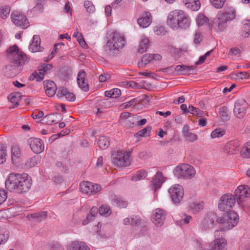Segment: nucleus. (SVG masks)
<instances>
[{
    "label": "nucleus",
    "instance_id": "obj_1",
    "mask_svg": "<svg viewBox=\"0 0 250 250\" xmlns=\"http://www.w3.org/2000/svg\"><path fill=\"white\" fill-rule=\"evenodd\" d=\"M7 58L10 64L6 65L3 69L5 76L14 77L21 70V67L28 62L27 56L16 45L10 46L7 50Z\"/></svg>",
    "mask_w": 250,
    "mask_h": 250
},
{
    "label": "nucleus",
    "instance_id": "obj_2",
    "mask_svg": "<svg viewBox=\"0 0 250 250\" xmlns=\"http://www.w3.org/2000/svg\"><path fill=\"white\" fill-rule=\"evenodd\" d=\"M5 184L6 188L9 191L23 193L30 189L32 181L31 177L27 173L12 172L9 174Z\"/></svg>",
    "mask_w": 250,
    "mask_h": 250
},
{
    "label": "nucleus",
    "instance_id": "obj_3",
    "mask_svg": "<svg viewBox=\"0 0 250 250\" xmlns=\"http://www.w3.org/2000/svg\"><path fill=\"white\" fill-rule=\"evenodd\" d=\"M106 39L107 42L105 48L106 51L110 52L121 50L124 47L126 42L124 35L119 32L108 33Z\"/></svg>",
    "mask_w": 250,
    "mask_h": 250
},
{
    "label": "nucleus",
    "instance_id": "obj_4",
    "mask_svg": "<svg viewBox=\"0 0 250 250\" xmlns=\"http://www.w3.org/2000/svg\"><path fill=\"white\" fill-rule=\"evenodd\" d=\"M130 154L124 150H115L111 155L113 164L118 167H126L130 164Z\"/></svg>",
    "mask_w": 250,
    "mask_h": 250
},
{
    "label": "nucleus",
    "instance_id": "obj_5",
    "mask_svg": "<svg viewBox=\"0 0 250 250\" xmlns=\"http://www.w3.org/2000/svg\"><path fill=\"white\" fill-rule=\"evenodd\" d=\"M174 173L178 178L191 179L194 176L195 170L190 165L183 164L175 168Z\"/></svg>",
    "mask_w": 250,
    "mask_h": 250
},
{
    "label": "nucleus",
    "instance_id": "obj_6",
    "mask_svg": "<svg viewBox=\"0 0 250 250\" xmlns=\"http://www.w3.org/2000/svg\"><path fill=\"white\" fill-rule=\"evenodd\" d=\"M235 200L231 194H225L221 196L218 204L219 209L222 211H230L234 206Z\"/></svg>",
    "mask_w": 250,
    "mask_h": 250
},
{
    "label": "nucleus",
    "instance_id": "obj_7",
    "mask_svg": "<svg viewBox=\"0 0 250 250\" xmlns=\"http://www.w3.org/2000/svg\"><path fill=\"white\" fill-rule=\"evenodd\" d=\"M171 199L174 204L179 203L184 195L183 187L179 184L172 186L168 190Z\"/></svg>",
    "mask_w": 250,
    "mask_h": 250
},
{
    "label": "nucleus",
    "instance_id": "obj_8",
    "mask_svg": "<svg viewBox=\"0 0 250 250\" xmlns=\"http://www.w3.org/2000/svg\"><path fill=\"white\" fill-rule=\"evenodd\" d=\"M13 23L22 28H26L29 26V22L24 15L19 11H13L11 14Z\"/></svg>",
    "mask_w": 250,
    "mask_h": 250
},
{
    "label": "nucleus",
    "instance_id": "obj_9",
    "mask_svg": "<svg viewBox=\"0 0 250 250\" xmlns=\"http://www.w3.org/2000/svg\"><path fill=\"white\" fill-rule=\"evenodd\" d=\"M248 103L244 99H239L235 103L233 109L234 116L239 119L243 118L247 113Z\"/></svg>",
    "mask_w": 250,
    "mask_h": 250
},
{
    "label": "nucleus",
    "instance_id": "obj_10",
    "mask_svg": "<svg viewBox=\"0 0 250 250\" xmlns=\"http://www.w3.org/2000/svg\"><path fill=\"white\" fill-rule=\"evenodd\" d=\"M185 12L181 10H174L171 11L167 16V23L171 28H176V25L179 22Z\"/></svg>",
    "mask_w": 250,
    "mask_h": 250
},
{
    "label": "nucleus",
    "instance_id": "obj_11",
    "mask_svg": "<svg viewBox=\"0 0 250 250\" xmlns=\"http://www.w3.org/2000/svg\"><path fill=\"white\" fill-rule=\"evenodd\" d=\"M81 191L85 194H95L101 189V186L98 184H93L90 182L83 181L80 185Z\"/></svg>",
    "mask_w": 250,
    "mask_h": 250
},
{
    "label": "nucleus",
    "instance_id": "obj_12",
    "mask_svg": "<svg viewBox=\"0 0 250 250\" xmlns=\"http://www.w3.org/2000/svg\"><path fill=\"white\" fill-rule=\"evenodd\" d=\"M28 144L31 150L36 154H39L44 150L43 143L40 139L31 138L28 139Z\"/></svg>",
    "mask_w": 250,
    "mask_h": 250
},
{
    "label": "nucleus",
    "instance_id": "obj_13",
    "mask_svg": "<svg viewBox=\"0 0 250 250\" xmlns=\"http://www.w3.org/2000/svg\"><path fill=\"white\" fill-rule=\"evenodd\" d=\"M216 219V214L212 212L207 213L201 223V228L203 230H207L212 228Z\"/></svg>",
    "mask_w": 250,
    "mask_h": 250
},
{
    "label": "nucleus",
    "instance_id": "obj_14",
    "mask_svg": "<svg viewBox=\"0 0 250 250\" xmlns=\"http://www.w3.org/2000/svg\"><path fill=\"white\" fill-rule=\"evenodd\" d=\"M234 195L239 202H242L245 198L250 195V188L248 186L241 185L235 190Z\"/></svg>",
    "mask_w": 250,
    "mask_h": 250
},
{
    "label": "nucleus",
    "instance_id": "obj_15",
    "mask_svg": "<svg viewBox=\"0 0 250 250\" xmlns=\"http://www.w3.org/2000/svg\"><path fill=\"white\" fill-rule=\"evenodd\" d=\"M226 225L228 229H232L235 226L239 221L238 214L234 211H229L226 214Z\"/></svg>",
    "mask_w": 250,
    "mask_h": 250
},
{
    "label": "nucleus",
    "instance_id": "obj_16",
    "mask_svg": "<svg viewBox=\"0 0 250 250\" xmlns=\"http://www.w3.org/2000/svg\"><path fill=\"white\" fill-rule=\"evenodd\" d=\"M66 250H90L88 245L84 242L75 240L70 242L66 246Z\"/></svg>",
    "mask_w": 250,
    "mask_h": 250
},
{
    "label": "nucleus",
    "instance_id": "obj_17",
    "mask_svg": "<svg viewBox=\"0 0 250 250\" xmlns=\"http://www.w3.org/2000/svg\"><path fill=\"white\" fill-rule=\"evenodd\" d=\"M217 14L222 17L225 20H227V21L229 22L235 19L236 11L234 8L229 7L227 8H225L223 10L219 11Z\"/></svg>",
    "mask_w": 250,
    "mask_h": 250
},
{
    "label": "nucleus",
    "instance_id": "obj_18",
    "mask_svg": "<svg viewBox=\"0 0 250 250\" xmlns=\"http://www.w3.org/2000/svg\"><path fill=\"white\" fill-rule=\"evenodd\" d=\"M240 143L237 140H232L227 143L224 147V151L229 155L235 154L239 151Z\"/></svg>",
    "mask_w": 250,
    "mask_h": 250
},
{
    "label": "nucleus",
    "instance_id": "obj_19",
    "mask_svg": "<svg viewBox=\"0 0 250 250\" xmlns=\"http://www.w3.org/2000/svg\"><path fill=\"white\" fill-rule=\"evenodd\" d=\"M151 22L152 17L151 14L148 12L142 14L137 20L138 24L143 28L148 27Z\"/></svg>",
    "mask_w": 250,
    "mask_h": 250
},
{
    "label": "nucleus",
    "instance_id": "obj_20",
    "mask_svg": "<svg viewBox=\"0 0 250 250\" xmlns=\"http://www.w3.org/2000/svg\"><path fill=\"white\" fill-rule=\"evenodd\" d=\"M86 73L83 70H81L77 76V83L80 88L84 91L89 90L88 85L85 81Z\"/></svg>",
    "mask_w": 250,
    "mask_h": 250
},
{
    "label": "nucleus",
    "instance_id": "obj_21",
    "mask_svg": "<svg viewBox=\"0 0 250 250\" xmlns=\"http://www.w3.org/2000/svg\"><path fill=\"white\" fill-rule=\"evenodd\" d=\"M44 88L46 94L50 97L54 96L57 91L56 84L52 81H45L44 82Z\"/></svg>",
    "mask_w": 250,
    "mask_h": 250
},
{
    "label": "nucleus",
    "instance_id": "obj_22",
    "mask_svg": "<svg viewBox=\"0 0 250 250\" xmlns=\"http://www.w3.org/2000/svg\"><path fill=\"white\" fill-rule=\"evenodd\" d=\"M190 22L191 20L189 17L188 14L185 13L179 22L176 25V28H174V29H177L178 28L186 29L190 26Z\"/></svg>",
    "mask_w": 250,
    "mask_h": 250
},
{
    "label": "nucleus",
    "instance_id": "obj_23",
    "mask_svg": "<svg viewBox=\"0 0 250 250\" xmlns=\"http://www.w3.org/2000/svg\"><path fill=\"white\" fill-rule=\"evenodd\" d=\"M41 39L39 36L34 35L32 41L29 46V49L32 52L42 51V49L40 46Z\"/></svg>",
    "mask_w": 250,
    "mask_h": 250
},
{
    "label": "nucleus",
    "instance_id": "obj_24",
    "mask_svg": "<svg viewBox=\"0 0 250 250\" xmlns=\"http://www.w3.org/2000/svg\"><path fill=\"white\" fill-rule=\"evenodd\" d=\"M227 20H225L220 15L217 14L216 17L214 20V24L220 31H223L228 26Z\"/></svg>",
    "mask_w": 250,
    "mask_h": 250
},
{
    "label": "nucleus",
    "instance_id": "obj_25",
    "mask_svg": "<svg viewBox=\"0 0 250 250\" xmlns=\"http://www.w3.org/2000/svg\"><path fill=\"white\" fill-rule=\"evenodd\" d=\"M21 151L19 147L17 146H14L11 148V159L12 161L15 165H17L20 161Z\"/></svg>",
    "mask_w": 250,
    "mask_h": 250
},
{
    "label": "nucleus",
    "instance_id": "obj_26",
    "mask_svg": "<svg viewBox=\"0 0 250 250\" xmlns=\"http://www.w3.org/2000/svg\"><path fill=\"white\" fill-rule=\"evenodd\" d=\"M154 58V54H146L143 55L139 60L138 65L139 67H145Z\"/></svg>",
    "mask_w": 250,
    "mask_h": 250
},
{
    "label": "nucleus",
    "instance_id": "obj_27",
    "mask_svg": "<svg viewBox=\"0 0 250 250\" xmlns=\"http://www.w3.org/2000/svg\"><path fill=\"white\" fill-rule=\"evenodd\" d=\"M111 202L113 205L117 206L120 208H126L128 205V202L124 200L122 197L116 195H113L111 197Z\"/></svg>",
    "mask_w": 250,
    "mask_h": 250
},
{
    "label": "nucleus",
    "instance_id": "obj_28",
    "mask_svg": "<svg viewBox=\"0 0 250 250\" xmlns=\"http://www.w3.org/2000/svg\"><path fill=\"white\" fill-rule=\"evenodd\" d=\"M98 212V209L97 207H93L90 211L89 213H88L87 215L86 219L85 220H83L82 222V224L83 225H86L88 224L89 222L93 221L97 214Z\"/></svg>",
    "mask_w": 250,
    "mask_h": 250
},
{
    "label": "nucleus",
    "instance_id": "obj_29",
    "mask_svg": "<svg viewBox=\"0 0 250 250\" xmlns=\"http://www.w3.org/2000/svg\"><path fill=\"white\" fill-rule=\"evenodd\" d=\"M98 212V209L97 207H93L90 211L89 213H88L87 215L86 219L85 220H83L82 222V224L83 225H86L88 224L89 222L93 221L97 214Z\"/></svg>",
    "mask_w": 250,
    "mask_h": 250
},
{
    "label": "nucleus",
    "instance_id": "obj_30",
    "mask_svg": "<svg viewBox=\"0 0 250 250\" xmlns=\"http://www.w3.org/2000/svg\"><path fill=\"white\" fill-rule=\"evenodd\" d=\"M187 2H183L185 5L192 11H197L200 7L199 0H187Z\"/></svg>",
    "mask_w": 250,
    "mask_h": 250
},
{
    "label": "nucleus",
    "instance_id": "obj_31",
    "mask_svg": "<svg viewBox=\"0 0 250 250\" xmlns=\"http://www.w3.org/2000/svg\"><path fill=\"white\" fill-rule=\"evenodd\" d=\"M167 215L166 211L157 208V227H161L164 223Z\"/></svg>",
    "mask_w": 250,
    "mask_h": 250
},
{
    "label": "nucleus",
    "instance_id": "obj_32",
    "mask_svg": "<svg viewBox=\"0 0 250 250\" xmlns=\"http://www.w3.org/2000/svg\"><path fill=\"white\" fill-rule=\"evenodd\" d=\"M149 45L150 43L148 39L146 37H143L140 42L138 51L141 53L146 52Z\"/></svg>",
    "mask_w": 250,
    "mask_h": 250
},
{
    "label": "nucleus",
    "instance_id": "obj_33",
    "mask_svg": "<svg viewBox=\"0 0 250 250\" xmlns=\"http://www.w3.org/2000/svg\"><path fill=\"white\" fill-rule=\"evenodd\" d=\"M142 220L138 216H135L131 218H126L123 220L124 225H126L130 224L132 226H138L141 224Z\"/></svg>",
    "mask_w": 250,
    "mask_h": 250
},
{
    "label": "nucleus",
    "instance_id": "obj_34",
    "mask_svg": "<svg viewBox=\"0 0 250 250\" xmlns=\"http://www.w3.org/2000/svg\"><path fill=\"white\" fill-rule=\"evenodd\" d=\"M97 144L100 148L105 149L108 147L110 145L109 138L105 136H101L97 141Z\"/></svg>",
    "mask_w": 250,
    "mask_h": 250
},
{
    "label": "nucleus",
    "instance_id": "obj_35",
    "mask_svg": "<svg viewBox=\"0 0 250 250\" xmlns=\"http://www.w3.org/2000/svg\"><path fill=\"white\" fill-rule=\"evenodd\" d=\"M147 176V172L145 170L137 171L131 177L133 181H137L145 179Z\"/></svg>",
    "mask_w": 250,
    "mask_h": 250
},
{
    "label": "nucleus",
    "instance_id": "obj_36",
    "mask_svg": "<svg viewBox=\"0 0 250 250\" xmlns=\"http://www.w3.org/2000/svg\"><path fill=\"white\" fill-rule=\"evenodd\" d=\"M196 68L194 65L187 66L185 65H177L175 70L178 72H180L182 74H184L191 70H194Z\"/></svg>",
    "mask_w": 250,
    "mask_h": 250
},
{
    "label": "nucleus",
    "instance_id": "obj_37",
    "mask_svg": "<svg viewBox=\"0 0 250 250\" xmlns=\"http://www.w3.org/2000/svg\"><path fill=\"white\" fill-rule=\"evenodd\" d=\"M36 3V5L30 10V12L33 13L34 15H38L43 12V6L41 2L42 0H35Z\"/></svg>",
    "mask_w": 250,
    "mask_h": 250
},
{
    "label": "nucleus",
    "instance_id": "obj_38",
    "mask_svg": "<svg viewBox=\"0 0 250 250\" xmlns=\"http://www.w3.org/2000/svg\"><path fill=\"white\" fill-rule=\"evenodd\" d=\"M189 208L193 213H196L203 208V205L202 202H193L189 204Z\"/></svg>",
    "mask_w": 250,
    "mask_h": 250
},
{
    "label": "nucleus",
    "instance_id": "obj_39",
    "mask_svg": "<svg viewBox=\"0 0 250 250\" xmlns=\"http://www.w3.org/2000/svg\"><path fill=\"white\" fill-rule=\"evenodd\" d=\"M57 114H50L46 115L43 118V122L47 125H51L54 123H57Z\"/></svg>",
    "mask_w": 250,
    "mask_h": 250
},
{
    "label": "nucleus",
    "instance_id": "obj_40",
    "mask_svg": "<svg viewBox=\"0 0 250 250\" xmlns=\"http://www.w3.org/2000/svg\"><path fill=\"white\" fill-rule=\"evenodd\" d=\"M243 32L242 36L244 38L249 37L250 34V20H247L244 21V24L242 27Z\"/></svg>",
    "mask_w": 250,
    "mask_h": 250
},
{
    "label": "nucleus",
    "instance_id": "obj_41",
    "mask_svg": "<svg viewBox=\"0 0 250 250\" xmlns=\"http://www.w3.org/2000/svg\"><path fill=\"white\" fill-rule=\"evenodd\" d=\"M138 119V116L131 115L123 124L124 125L129 127H133L136 125V122Z\"/></svg>",
    "mask_w": 250,
    "mask_h": 250
},
{
    "label": "nucleus",
    "instance_id": "obj_42",
    "mask_svg": "<svg viewBox=\"0 0 250 250\" xmlns=\"http://www.w3.org/2000/svg\"><path fill=\"white\" fill-rule=\"evenodd\" d=\"M183 135L186 140L190 142H194L197 139V136L195 134L189 131H186L185 128L183 131Z\"/></svg>",
    "mask_w": 250,
    "mask_h": 250
},
{
    "label": "nucleus",
    "instance_id": "obj_43",
    "mask_svg": "<svg viewBox=\"0 0 250 250\" xmlns=\"http://www.w3.org/2000/svg\"><path fill=\"white\" fill-rule=\"evenodd\" d=\"M10 7L9 6L3 5L0 6V17L2 19H6L10 12Z\"/></svg>",
    "mask_w": 250,
    "mask_h": 250
},
{
    "label": "nucleus",
    "instance_id": "obj_44",
    "mask_svg": "<svg viewBox=\"0 0 250 250\" xmlns=\"http://www.w3.org/2000/svg\"><path fill=\"white\" fill-rule=\"evenodd\" d=\"M40 162V158L39 156H34L30 158L26 163L25 165L27 167H32L37 165Z\"/></svg>",
    "mask_w": 250,
    "mask_h": 250
},
{
    "label": "nucleus",
    "instance_id": "obj_45",
    "mask_svg": "<svg viewBox=\"0 0 250 250\" xmlns=\"http://www.w3.org/2000/svg\"><path fill=\"white\" fill-rule=\"evenodd\" d=\"M188 113H190L193 115H196L199 117H202L205 115V112L200 110L198 108H196L192 105H189L188 106Z\"/></svg>",
    "mask_w": 250,
    "mask_h": 250
},
{
    "label": "nucleus",
    "instance_id": "obj_46",
    "mask_svg": "<svg viewBox=\"0 0 250 250\" xmlns=\"http://www.w3.org/2000/svg\"><path fill=\"white\" fill-rule=\"evenodd\" d=\"M99 211L101 215L105 216H109L111 213L110 207L106 205L101 206L99 209Z\"/></svg>",
    "mask_w": 250,
    "mask_h": 250
},
{
    "label": "nucleus",
    "instance_id": "obj_47",
    "mask_svg": "<svg viewBox=\"0 0 250 250\" xmlns=\"http://www.w3.org/2000/svg\"><path fill=\"white\" fill-rule=\"evenodd\" d=\"M83 5L88 13L93 14L95 12V7L91 1L85 0L84 1Z\"/></svg>",
    "mask_w": 250,
    "mask_h": 250
},
{
    "label": "nucleus",
    "instance_id": "obj_48",
    "mask_svg": "<svg viewBox=\"0 0 250 250\" xmlns=\"http://www.w3.org/2000/svg\"><path fill=\"white\" fill-rule=\"evenodd\" d=\"M8 100L12 103L14 105L19 104L20 101V97L17 93H11L8 97Z\"/></svg>",
    "mask_w": 250,
    "mask_h": 250
},
{
    "label": "nucleus",
    "instance_id": "obj_49",
    "mask_svg": "<svg viewBox=\"0 0 250 250\" xmlns=\"http://www.w3.org/2000/svg\"><path fill=\"white\" fill-rule=\"evenodd\" d=\"M167 178L161 172H157V189L160 188L162 185L165 183Z\"/></svg>",
    "mask_w": 250,
    "mask_h": 250
},
{
    "label": "nucleus",
    "instance_id": "obj_50",
    "mask_svg": "<svg viewBox=\"0 0 250 250\" xmlns=\"http://www.w3.org/2000/svg\"><path fill=\"white\" fill-rule=\"evenodd\" d=\"M47 212L46 211H42L41 212L35 213L30 215V217L37 221H41L46 218Z\"/></svg>",
    "mask_w": 250,
    "mask_h": 250
},
{
    "label": "nucleus",
    "instance_id": "obj_51",
    "mask_svg": "<svg viewBox=\"0 0 250 250\" xmlns=\"http://www.w3.org/2000/svg\"><path fill=\"white\" fill-rule=\"evenodd\" d=\"M241 155L246 158H250V143H246L245 146L241 150Z\"/></svg>",
    "mask_w": 250,
    "mask_h": 250
},
{
    "label": "nucleus",
    "instance_id": "obj_52",
    "mask_svg": "<svg viewBox=\"0 0 250 250\" xmlns=\"http://www.w3.org/2000/svg\"><path fill=\"white\" fill-rule=\"evenodd\" d=\"M225 133L224 130L221 128H217L213 130L211 133L212 138H220L222 137Z\"/></svg>",
    "mask_w": 250,
    "mask_h": 250
},
{
    "label": "nucleus",
    "instance_id": "obj_53",
    "mask_svg": "<svg viewBox=\"0 0 250 250\" xmlns=\"http://www.w3.org/2000/svg\"><path fill=\"white\" fill-rule=\"evenodd\" d=\"M208 21V18L203 15H198L196 18V22L198 26H202L207 24Z\"/></svg>",
    "mask_w": 250,
    "mask_h": 250
},
{
    "label": "nucleus",
    "instance_id": "obj_54",
    "mask_svg": "<svg viewBox=\"0 0 250 250\" xmlns=\"http://www.w3.org/2000/svg\"><path fill=\"white\" fill-rule=\"evenodd\" d=\"M219 114L222 120H227L229 118L228 110L225 106H223L220 109Z\"/></svg>",
    "mask_w": 250,
    "mask_h": 250
},
{
    "label": "nucleus",
    "instance_id": "obj_55",
    "mask_svg": "<svg viewBox=\"0 0 250 250\" xmlns=\"http://www.w3.org/2000/svg\"><path fill=\"white\" fill-rule=\"evenodd\" d=\"M226 0H209L210 3L216 8H222Z\"/></svg>",
    "mask_w": 250,
    "mask_h": 250
},
{
    "label": "nucleus",
    "instance_id": "obj_56",
    "mask_svg": "<svg viewBox=\"0 0 250 250\" xmlns=\"http://www.w3.org/2000/svg\"><path fill=\"white\" fill-rule=\"evenodd\" d=\"M34 74L35 75V78L36 80L38 81H41L43 79L44 75L46 74L45 72H44V70H42L39 68L38 71L35 72Z\"/></svg>",
    "mask_w": 250,
    "mask_h": 250
},
{
    "label": "nucleus",
    "instance_id": "obj_57",
    "mask_svg": "<svg viewBox=\"0 0 250 250\" xmlns=\"http://www.w3.org/2000/svg\"><path fill=\"white\" fill-rule=\"evenodd\" d=\"M151 130V127L149 126H146V127L144 128V129L140 130L138 131L135 136L136 137H138V136L140 137H144L146 135V134L148 132H150Z\"/></svg>",
    "mask_w": 250,
    "mask_h": 250
},
{
    "label": "nucleus",
    "instance_id": "obj_58",
    "mask_svg": "<svg viewBox=\"0 0 250 250\" xmlns=\"http://www.w3.org/2000/svg\"><path fill=\"white\" fill-rule=\"evenodd\" d=\"M6 150L5 148L0 146V164H3L6 161Z\"/></svg>",
    "mask_w": 250,
    "mask_h": 250
},
{
    "label": "nucleus",
    "instance_id": "obj_59",
    "mask_svg": "<svg viewBox=\"0 0 250 250\" xmlns=\"http://www.w3.org/2000/svg\"><path fill=\"white\" fill-rule=\"evenodd\" d=\"M9 235L5 231L0 229V244L7 241L8 239Z\"/></svg>",
    "mask_w": 250,
    "mask_h": 250
},
{
    "label": "nucleus",
    "instance_id": "obj_60",
    "mask_svg": "<svg viewBox=\"0 0 250 250\" xmlns=\"http://www.w3.org/2000/svg\"><path fill=\"white\" fill-rule=\"evenodd\" d=\"M131 114L129 112H123L121 114L120 118V123L123 125L125 121H126L130 116Z\"/></svg>",
    "mask_w": 250,
    "mask_h": 250
},
{
    "label": "nucleus",
    "instance_id": "obj_61",
    "mask_svg": "<svg viewBox=\"0 0 250 250\" xmlns=\"http://www.w3.org/2000/svg\"><path fill=\"white\" fill-rule=\"evenodd\" d=\"M67 89L64 87H61L56 91V95L58 98H61L65 96Z\"/></svg>",
    "mask_w": 250,
    "mask_h": 250
},
{
    "label": "nucleus",
    "instance_id": "obj_62",
    "mask_svg": "<svg viewBox=\"0 0 250 250\" xmlns=\"http://www.w3.org/2000/svg\"><path fill=\"white\" fill-rule=\"evenodd\" d=\"M44 115V113L42 111H36L33 112L32 117L34 119H39L42 118Z\"/></svg>",
    "mask_w": 250,
    "mask_h": 250
},
{
    "label": "nucleus",
    "instance_id": "obj_63",
    "mask_svg": "<svg viewBox=\"0 0 250 250\" xmlns=\"http://www.w3.org/2000/svg\"><path fill=\"white\" fill-rule=\"evenodd\" d=\"M137 103H138V100L134 98L128 102L125 103L124 104L125 105V107L127 108L131 106L134 107Z\"/></svg>",
    "mask_w": 250,
    "mask_h": 250
},
{
    "label": "nucleus",
    "instance_id": "obj_64",
    "mask_svg": "<svg viewBox=\"0 0 250 250\" xmlns=\"http://www.w3.org/2000/svg\"><path fill=\"white\" fill-rule=\"evenodd\" d=\"M64 97L67 101L70 102L74 101L75 99V96L74 94L72 93L69 92L67 91L65 94Z\"/></svg>",
    "mask_w": 250,
    "mask_h": 250
}]
</instances>
